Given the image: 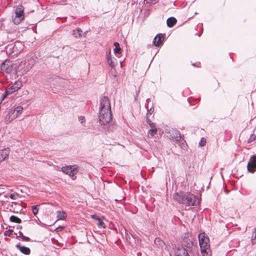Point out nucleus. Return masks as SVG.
I'll return each mask as SVG.
<instances>
[{
	"mask_svg": "<svg viewBox=\"0 0 256 256\" xmlns=\"http://www.w3.org/2000/svg\"><path fill=\"white\" fill-rule=\"evenodd\" d=\"M111 107L108 98L105 96L100 100V106L98 118L100 124L105 125L112 120Z\"/></svg>",
	"mask_w": 256,
	"mask_h": 256,
	"instance_id": "obj_1",
	"label": "nucleus"
},
{
	"mask_svg": "<svg viewBox=\"0 0 256 256\" xmlns=\"http://www.w3.org/2000/svg\"><path fill=\"white\" fill-rule=\"evenodd\" d=\"M199 244L202 256H211L210 250V240L204 232H202L198 235Z\"/></svg>",
	"mask_w": 256,
	"mask_h": 256,
	"instance_id": "obj_2",
	"label": "nucleus"
},
{
	"mask_svg": "<svg viewBox=\"0 0 256 256\" xmlns=\"http://www.w3.org/2000/svg\"><path fill=\"white\" fill-rule=\"evenodd\" d=\"M34 66V60L33 59L30 58L28 60H23L20 63L16 72L22 70V74H26Z\"/></svg>",
	"mask_w": 256,
	"mask_h": 256,
	"instance_id": "obj_3",
	"label": "nucleus"
},
{
	"mask_svg": "<svg viewBox=\"0 0 256 256\" xmlns=\"http://www.w3.org/2000/svg\"><path fill=\"white\" fill-rule=\"evenodd\" d=\"M24 108L21 106H18L16 108L9 110L8 114L5 116V119L7 122H10L18 118L22 112Z\"/></svg>",
	"mask_w": 256,
	"mask_h": 256,
	"instance_id": "obj_4",
	"label": "nucleus"
},
{
	"mask_svg": "<svg viewBox=\"0 0 256 256\" xmlns=\"http://www.w3.org/2000/svg\"><path fill=\"white\" fill-rule=\"evenodd\" d=\"M24 8L22 5H18L15 10L14 16H13V22L15 24H19L24 18Z\"/></svg>",
	"mask_w": 256,
	"mask_h": 256,
	"instance_id": "obj_5",
	"label": "nucleus"
},
{
	"mask_svg": "<svg viewBox=\"0 0 256 256\" xmlns=\"http://www.w3.org/2000/svg\"><path fill=\"white\" fill-rule=\"evenodd\" d=\"M16 66L12 62L6 60L1 65V70L8 73L10 74L14 70H16Z\"/></svg>",
	"mask_w": 256,
	"mask_h": 256,
	"instance_id": "obj_6",
	"label": "nucleus"
},
{
	"mask_svg": "<svg viewBox=\"0 0 256 256\" xmlns=\"http://www.w3.org/2000/svg\"><path fill=\"white\" fill-rule=\"evenodd\" d=\"M61 170L64 173L68 175L72 178H73L78 172V168L76 166H63L61 168Z\"/></svg>",
	"mask_w": 256,
	"mask_h": 256,
	"instance_id": "obj_7",
	"label": "nucleus"
},
{
	"mask_svg": "<svg viewBox=\"0 0 256 256\" xmlns=\"http://www.w3.org/2000/svg\"><path fill=\"white\" fill-rule=\"evenodd\" d=\"M187 200L184 202V204L186 206H196L198 204L200 200L194 195L187 193Z\"/></svg>",
	"mask_w": 256,
	"mask_h": 256,
	"instance_id": "obj_8",
	"label": "nucleus"
},
{
	"mask_svg": "<svg viewBox=\"0 0 256 256\" xmlns=\"http://www.w3.org/2000/svg\"><path fill=\"white\" fill-rule=\"evenodd\" d=\"M248 170L249 172H254L256 171V156H252L247 166Z\"/></svg>",
	"mask_w": 256,
	"mask_h": 256,
	"instance_id": "obj_9",
	"label": "nucleus"
},
{
	"mask_svg": "<svg viewBox=\"0 0 256 256\" xmlns=\"http://www.w3.org/2000/svg\"><path fill=\"white\" fill-rule=\"evenodd\" d=\"M184 193L183 192H176L173 196L174 199L180 204H184Z\"/></svg>",
	"mask_w": 256,
	"mask_h": 256,
	"instance_id": "obj_10",
	"label": "nucleus"
},
{
	"mask_svg": "<svg viewBox=\"0 0 256 256\" xmlns=\"http://www.w3.org/2000/svg\"><path fill=\"white\" fill-rule=\"evenodd\" d=\"M176 256H188L186 250L183 247H178L174 250Z\"/></svg>",
	"mask_w": 256,
	"mask_h": 256,
	"instance_id": "obj_11",
	"label": "nucleus"
},
{
	"mask_svg": "<svg viewBox=\"0 0 256 256\" xmlns=\"http://www.w3.org/2000/svg\"><path fill=\"white\" fill-rule=\"evenodd\" d=\"M164 38L162 34H158L154 38V44L155 46H159L162 44Z\"/></svg>",
	"mask_w": 256,
	"mask_h": 256,
	"instance_id": "obj_12",
	"label": "nucleus"
},
{
	"mask_svg": "<svg viewBox=\"0 0 256 256\" xmlns=\"http://www.w3.org/2000/svg\"><path fill=\"white\" fill-rule=\"evenodd\" d=\"M18 90V88L12 85L10 88L6 89L3 94V99L7 96L12 94L14 92Z\"/></svg>",
	"mask_w": 256,
	"mask_h": 256,
	"instance_id": "obj_13",
	"label": "nucleus"
},
{
	"mask_svg": "<svg viewBox=\"0 0 256 256\" xmlns=\"http://www.w3.org/2000/svg\"><path fill=\"white\" fill-rule=\"evenodd\" d=\"M9 154V150L8 149H4L0 151V160H4Z\"/></svg>",
	"mask_w": 256,
	"mask_h": 256,
	"instance_id": "obj_14",
	"label": "nucleus"
},
{
	"mask_svg": "<svg viewBox=\"0 0 256 256\" xmlns=\"http://www.w3.org/2000/svg\"><path fill=\"white\" fill-rule=\"evenodd\" d=\"M16 247L20 250L26 254H30V250L28 248L20 246L19 244L16 245Z\"/></svg>",
	"mask_w": 256,
	"mask_h": 256,
	"instance_id": "obj_15",
	"label": "nucleus"
},
{
	"mask_svg": "<svg viewBox=\"0 0 256 256\" xmlns=\"http://www.w3.org/2000/svg\"><path fill=\"white\" fill-rule=\"evenodd\" d=\"M154 244L157 246L163 248L165 246L164 242L160 238H156L154 240Z\"/></svg>",
	"mask_w": 256,
	"mask_h": 256,
	"instance_id": "obj_16",
	"label": "nucleus"
},
{
	"mask_svg": "<svg viewBox=\"0 0 256 256\" xmlns=\"http://www.w3.org/2000/svg\"><path fill=\"white\" fill-rule=\"evenodd\" d=\"M176 22V20L175 18L172 17L170 18H168L167 20V25L168 27H172Z\"/></svg>",
	"mask_w": 256,
	"mask_h": 256,
	"instance_id": "obj_17",
	"label": "nucleus"
},
{
	"mask_svg": "<svg viewBox=\"0 0 256 256\" xmlns=\"http://www.w3.org/2000/svg\"><path fill=\"white\" fill-rule=\"evenodd\" d=\"M107 60H108V64L110 66L114 68L116 66V62L112 60L111 56H110V52L108 54V55Z\"/></svg>",
	"mask_w": 256,
	"mask_h": 256,
	"instance_id": "obj_18",
	"label": "nucleus"
},
{
	"mask_svg": "<svg viewBox=\"0 0 256 256\" xmlns=\"http://www.w3.org/2000/svg\"><path fill=\"white\" fill-rule=\"evenodd\" d=\"M114 45L115 46L114 50V53L115 54H120L121 53V48L120 46V44L118 42H114Z\"/></svg>",
	"mask_w": 256,
	"mask_h": 256,
	"instance_id": "obj_19",
	"label": "nucleus"
},
{
	"mask_svg": "<svg viewBox=\"0 0 256 256\" xmlns=\"http://www.w3.org/2000/svg\"><path fill=\"white\" fill-rule=\"evenodd\" d=\"M82 32L80 29H76L73 30V35L76 38H80L82 37Z\"/></svg>",
	"mask_w": 256,
	"mask_h": 256,
	"instance_id": "obj_20",
	"label": "nucleus"
},
{
	"mask_svg": "<svg viewBox=\"0 0 256 256\" xmlns=\"http://www.w3.org/2000/svg\"><path fill=\"white\" fill-rule=\"evenodd\" d=\"M56 217L58 220H64L66 217V214L64 211H58Z\"/></svg>",
	"mask_w": 256,
	"mask_h": 256,
	"instance_id": "obj_21",
	"label": "nucleus"
},
{
	"mask_svg": "<svg viewBox=\"0 0 256 256\" xmlns=\"http://www.w3.org/2000/svg\"><path fill=\"white\" fill-rule=\"evenodd\" d=\"M157 132V129L156 127L151 128L148 132V135L149 137H152Z\"/></svg>",
	"mask_w": 256,
	"mask_h": 256,
	"instance_id": "obj_22",
	"label": "nucleus"
},
{
	"mask_svg": "<svg viewBox=\"0 0 256 256\" xmlns=\"http://www.w3.org/2000/svg\"><path fill=\"white\" fill-rule=\"evenodd\" d=\"M10 220L12 222L18 223V224L21 223V222H22L21 220L15 216H12L10 217Z\"/></svg>",
	"mask_w": 256,
	"mask_h": 256,
	"instance_id": "obj_23",
	"label": "nucleus"
},
{
	"mask_svg": "<svg viewBox=\"0 0 256 256\" xmlns=\"http://www.w3.org/2000/svg\"><path fill=\"white\" fill-rule=\"evenodd\" d=\"M96 221H97L96 224H97V226L98 227V228H103L106 227L104 223L100 218L98 220Z\"/></svg>",
	"mask_w": 256,
	"mask_h": 256,
	"instance_id": "obj_24",
	"label": "nucleus"
},
{
	"mask_svg": "<svg viewBox=\"0 0 256 256\" xmlns=\"http://www.w3.org/2000/svg\"><path fill=\"white\" fill-rule=\"evenodd\" d=\"M20 236L22 238V239L24 240V241H27V242H29L30 241V239L28 237H26V236H24L23 234L21 232H20Z\"/></svg>",
	"mask_w": 256,
	"mask_h": 256,
	"instance_id": "obj_25",
	"label": "nucleus"
},
{
	"mask_svg": "<svg viewBox=\"0 0 256 256\" xmlns=\"http://www.w3.org/2000/svg\"><path fill=\"white\" fill-rule=\"evenodd\" d=\"M38 209L37 207V206H32V213L34 215H36L38 214Z\"/></svg>",
	"mask_w": 256,
	"mask_h": 256,
	"instance_id": "obj_26",
	"label": "nucleus"
},
{
	"mask_svg": "<svg viewBox=\"0 0 256 256\" xmlns=\"http://www.w3.org/2000/svg\"><path fill=\"white\" fill-rule=\"evenodd\" d=\"M206 144V140L204 138H202L201 140L199 143V145L201 146H205Z\"/></svg>",
	"mask_w": 256,
	"mask_h": 256,
	"instance_id": "obj_27",
	"label": "nucleus"
},
{
	"mask_svg": "<svg viewBox=\"0 0 256 256\" xmlns=\"http://www.w3.org/2000/svg\"><path fill=\"white\" fill-rule=\"evenodd\" d=\"M256 140V136L255 134H252L248 140V142H252Z\"/></svg>",
	"mask_w": 256,
	"mask_h": 256,
	"instance_id": "obj_28",
	"label": "nucleus"
},
{
	"mask_svg": "<svg viewBox=\"0 0 256 256\" xmlns=\"http://www.w3.org/2000/svg\"><path fill=\"white\" fill-rule=\"evenodd\" d=\"M14 86V87H16L18 88V90H19L21 86H22V84L20 82H16L14 84H13Z\"/></svg>",
	"mask_w": 256,
	"mask_h": 256,
	"instance_id": "obj_29",
	"label": "nucleus"
},
{
	"mask_svg": "<svg viewBox=\"0 0 256 256\" xmlns=\"http://www.w3.org/2000/svg\"><path fill=\"white\" fill-rule=\"evenodd\" d=\"M146 122L150 125L151 128L156 127L154 124L153 122H152L150 120L148 119L146 120Z\"/></svg>",
	"mask_w": 256,
	"mask_h": 256,
	"instance_id": "obj_30",
	"label": "nucleus"
},
{
	"mask_svg": "<svg viewBox=\"0 0 256 256\" xmlns=\"http://www.w3.org/2000/svg\"><path fill=\"white\" fill-rule=\"evenodd\" d=\"M18 194H12L10 195V198L12 200H16L17 198Z\"/></svg>",
	"mask_w": 256,
	"mask_h": 256,
	"instance_id": "obj_31",
	"label": "nucleus"
},
{
	"mask_svg": "<svg viewBox=\"0 0 256 256\" xmlns=\"http://www.w3.org/2000/svg\"><path fill=\"white\" fill-rule=\"evenodd\" d=\"M79 120L80 122L82 124H83L84 122H85V118H84V116H80L79 118Z\"/></svg>",
	"mask_w": 256,
	"mask_h": 256,
	"instance_id": "obj_32",
	"label": "nucleus"
},
{
	"mask_svg": "<svg viewBox=\"0 0 256 256\" xmlns=\"http://www.w3.org/2000/svg\"><path fill=\"white\" fill-rule=\"evenodd\" d=\"M91 218L96 220H98L100 218L96 216V214H92V215H91Z\"/></svg>",
	"mask_w": 256,
	"mask_h": 256,
	"instance_id": "obj_33",
	"label": "nucleus"
},
{
	"mask_svg": "<svg viewBox=\"0 0 256 256\" xmlns=\"http://www.w3.org/2000/svg\"><path fill=\"white\" fill-rule=\"evenodd\" d=\"M187 193H184V201H186V200H187Z\"/></svg>",
	"mask_w": 256,
	"mask_h": 256,
	"instance_id": "obj_34",
	"label": "nucleus"
},
{
	"mask_svg": "<svg viewBox=\"0 0 256 256\" xmlns=\"http://www.w3.org/2000/svg\"><path fill=\"white\" fill-rule=\"evenodd\" d=\"M254 237L255 238H256V232H255V233H254Z\"/></svg>",
	"mask_w": 256,
	"mask_h": 256,
	"instance_id": "obj_35",
	"label": "nucleus"
}]
</instances>
